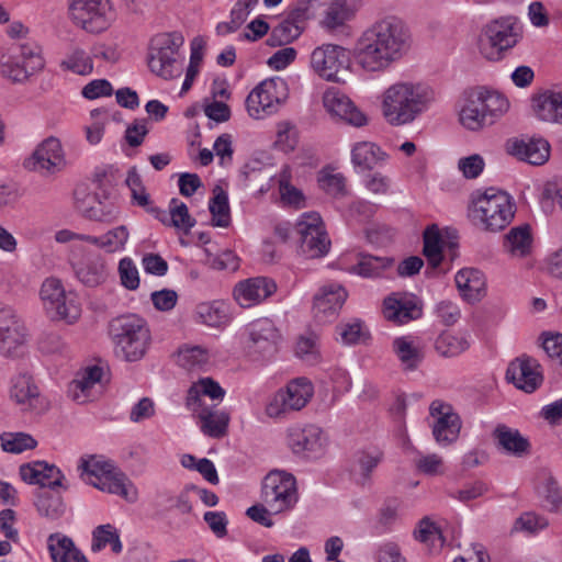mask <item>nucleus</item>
<instances>
[{"instance_id":"1","label":"nucleus","mask_w":562,"mask_h":562,"mask_svg":"<svg viewBox=\"0 0 562 562\" xmlns=\"http://www.w3.org/2000/svg\"><path fill=\"white\" fill-rule=\"evenodd\" d=\"M409 43V33L400 20L382 19L357 40L353 57L364 71L383 72L407 53Z\"/></svg>"},{"instance_id":"2","label":"nucleus","mask_w":562,"mask_h":562,"mask_svg":"<svg viewBox=\"0 0 562 562\" xmlns=\"http://www.w3.org/2000/svg\"><path fill=\"white\" fill-rule=\"evenodd\" d=\"M435 101V91L427 85L396 82L382 95V114L393 126L413 123L428 111Z\"/></svg>"},{"instance_id":"3","label":"nucleus","mask_w":562,"mask_h":562,"mask_svg":"<svg viewBox=\"0 0 562 562\" xmlns=\"http://www.w3.org/2000/svg\"><path fill=\"white\" fill-rule=\"evenodd\" d=\"M77 470L86 483L100 491L119 495L130 502L136 499V491L130 479L103 457H81Z\"/></svg>"},{"instance_id":"4","label":"nucleus","mask_w":562,"mask_h":562,"mask_svg":"<svg viewBox=\"0 0 562 562\" xmlns=\"http://www.w3.org/2000/svg\"><path fill=\"white\" fill-rule=\"evenodd\" d=\"M109 333L116 353L130 362L140 360L151 340L146 321L135 314L113 318L109 325Z\"/></svg>"},{"instance_id":"5","label":"nucleus","mask_w":562,"mask_h":562,"mask_svg":"<svg viewBox=\"0 0 562 562\" xmlns=\"http://www.w3.org/2000/svg\"><path fill=\"white\" fill-rule=\"evenodd\" d=\"M514 214L515 205L504 191L488 188L472 195L470 215L485 231L504 229L512 222Z\"/></svg>"},{"instance_id":"6","label":"nucleus","mask_w":562,"mask_h":562,"mask_svg":"<svg viewBox=\"0 0 562 562\" xmlns=\"http://www.w3.org/2000/svg\"><path fill=\"white\" fill-rule=\"evenodd\" d=\"M261 499L273 515L291 510L299 499L295 477L271 471L262 481Z\"/></svg>"},{"instance_id":"7","label":"nucleus","mask_w":562,"mask_h":562,"mask_svg":"<svg viewBox=\"0 0 562 562\" xmlns=\"http://www.w3.org/2000/svg\"><path fill=\"white\" fill-rule=\"evenodd\" d=\"M44 66L41 47L34 43H25L12 48L8 56H2L1 74L12 82L22 83Z\"/></svg>"},{"instance_id":"8","label":"nucleus","mask_w":562,"mask_h":562,"mask_svg":"<svg viewBox=\"0 0 562 562\" xmlns=\"http://www.w3.org/2000/svg\"><path fill=\"white\" fill-rule=\"evenodd\" d=\"M183 43L184 38L178 32L162 33L153 37L148 59L150 70L164 79L179 76L177 57Z\"/></svg>"},{"instance_id":"9","label":"nucleus","mask_w":562,"mask_h":562,"mask_svg":"<svg viewBox=\"0 0 562 562\" xmlns=\"http://www.w3.org/2000/svg\"><path fill=\"white\" fill-rule=\"evenodd\" d=\"M288 98V85L284 79L274 77L257 85L246 99L248 114L260 120L278 112Z\"/></svg>"},{"instance_id":"10","label":"nucleus","mask_w":562,"mask_h":562,"mask_svg":"<svg viewBox=\"0 0 562 562\" xmlns=\"http://www.w3.org/2000/svg\"><path fill=\"white\" fill-rule=\"evenodd\" d=\"M74 23L89 33L105 31L115 19L110 0H70Z\"/></svg>"},{"instance_id":"11","label":"nucleus","mask_w":562,"mask_h":562,"mask_svg":"<svg viewBox=\"0 0 562 562\" xmlns=\"http://www.w3.org/2000/svg\"><path fill=\"white\" fill-rule=\"evenodd\" d=\"M314 394V386L307 378L290 381L285 389L279 390L266 407L269 417L279 418L289 412L300 411L306 406Z\"/></svg>"},{"instance_id":"12","label":"nucleus","mask_w":562,"mask_h":562,"mask_svg":"<svg viewBox=\"0 0 562 562\" xmlns=\"http://www.w3.org/2000/svg\"><path fill=\"white\" fill-rule=\"evenodd\" d=\"M41 299L47 315L52 319L74 324L81 315L80 305L66 294L61 282L57 279H46L41 288Z\"/></svg>"},{"instance_id":"13","label":"nucleus","mask_w":562,"mask_h":562,"mask_svg":"<svg viewBox=\"0 0 562 562\" xmlns=\"http://www.w3.org/2000/svg\"><path fill=\"white\" fill-rule=\"evenodd\" d=\"M295 231L300 236L301 250L306 257L321 258L328 252L330 240L318 213L302 214L295 224Z\"/></svg>"},{"instance_id":"14","label":"nucleus","mask_w":562,"mask_h":562,"mask_svg":"<svg viewBox=\"0 0 562 562\" xmlns=\"http://www.w3.org/2000/svg\"><path fill=\"white\" fill-rule=\"evenodd\" d=\"M310 64L321 78L339 82V74L348 68L349 56L342 46L324 44L312 52Z\"/></svg>"},{"instance_id":"15","label":"nucleus","mask_w":562,"mask_h":562,"mask_svg":"<svg viewBox=\"0 0 562 562\" xmlns=\"http://www.w3.org/2000/svg\"><path fill=\"white\" fill-rule=\"evenodd\" d=\"M65 164L60 140L50 136L37 145L33 154L24 160L23 166L42 176H49L60 171Z\"/></svg>"},{"instance_id":"16","label":"nucleus","mask_w":562,"mask_h":562,"mask_svg":"<svg viewBox=\"0 0 562 562\" xmlns=\"http://www.w3.org/2000/svg\"><path fill=\"white\" fill-rule=\"evenodd\" d=\"M10 397L23 413L42 415L49 408V402L41 394L33 378L26 373L18 374L12 379Z\"/></svg>"},{"instance_id":"17","label":"nucleus","mask_w":562,"mask_h":562,"mask_svg":"<svg viewBox=\"0 0 562 562\" xmlns=\"http://www.w3.org/2000/svg\"><path fill=\"white\" fill-rule=\"evenodd\" d=\"M26 341L24 324L11 307L0 308V353L19 357Z\"/></svg>"},{"instance_id":"18","label":"nucleus","mask_w":562,"mask_h":562,"mask_svg":"<svg viewBox=\"0 0 562 562\" xmlns=\"http://www.w3.org/2000/svg\"><path fill=\"white\" fill-rule=\"evenodd\" d=\"M430 416L434 418L432 436L440 446H449L454 442L461 430V419L452 406L436 400L429 406Z\"/></svg>"},{"instance_id":"19","label":"nucleus","mask_w":562,"mask_h":562,"mask_svg":"<svg viewBox=\"0 0 562 562\" xmlns=\"http://www.w3.org/2000/svg\"><path fill=\"white\" fill-rule=\"evenodd\" d=\"M484 34L490 45V52L482 44V53L490 60H498L504 50L512 48L517 43L515 19L507 16L494 20L486 25Z\"/></svg>"},{"instance_id":"20","label":"nucleus","mask_w":562,"mask_h":562,"mask_svg":"<svg viewBox=\"0 0 562 562\" xmlns=\"http://www.w3.org/2000/svg\"><path fill=\"white\" fill-rule=\"evenodd\" d=\"M248 349L252 355L261 358H270L278 351L281 340L279 329L269 318H259L248 326Z\"/></svg>"},{"instance_id":"21","label":"nucleus","mask_w":562,"mask_h":562,"mask_svg":"<svg viewBox=\"0 0 562 562\" xmlns=\"http://www.w3.org/2000/svg\"><path fill=\"white\" fill-rule=\"evenodd\" d=\"M506 378L526 393L535 392L543 381L540 364L530 357H520L512 361L506 370Z\"/></svg>"},{"instance_id":"22","label":"nucleus","mask_w":562,"mask_h":562,"mask_svg":"<svg viewBox=\"0 0 562 562\" xmlns=\"http://www.w3.org/2000/svg\"><path fill=\"white\" fill-rule=\"evenodd\" d=\"M277 291L276 282L267 277H255L239 281L233 291L234 299L241 307L261 303Z\"/></svg>"},{"instance_id":"23","label":"nucleus","mask_w":562,"mask_h":562,"mask_svg":"<svg viewBox=\"0 0 562 562\" xmlns=\"http://www.w3.org/2000/svg\"><path fill=\"white\" fill-rule=\"evenodd\" d=\"M102 376V368L98 366L88 367L70 382L68 386L69 397L79 404L97 400L101 394Z\"/></svg>"},{"instance_id":"24","label":"nucleus","mask_w":562,"mask_h":562,"mask_svg":"<svg viewBox=\"0 0 562 562\" xmlns=\"http://www.w3.org/2000/svg\"><path fill=\"white\" fill-rule=\"evenodd\" d=\"M507 153L533 166L546 164L550 157V144L544 138H513L506 144Z\"/></svg>"},{"instance_id":"25","label":"nucleus","mask_w":562,"mask_h":562,"mask_svg":"<svg viewBox=\"0 0 562 562\" xmlns=\"http://www.w3.org/2000/svg\"><path fill=\"white\" fill-rule=\"evenodd\" d=\"M20 476L29 484H37L42 487H48V490H55L56 487L68 488L63 483L65 475L61 470L46 461L22 464L20 467Z\"/></svg>"},{"instance_id":"26","label":"nucleus","mask_w":562,"mask_h":562,"mask_svg":"<svg viewBox=\"0 0 562 562\" xmlns=\"http://www.w3.org/2000/svg\"><path fill=\"white\" fill-rule=\"evenodd\" d=\"M289 445L296 454L317 457L324 452L327 437L318 426L306 425L290 432Z\"/></svg>"},{"instance_id":"27","label":"nucleus","mask_w":562,"mask_h":562,"mask_svg":"<svg viewBox=\"0 0 562 562\" xmlns=\"http://www.w3.org/2000/svg\"><path fill=\"white\" fill-rule=\"evenodd\" d=\"M323 103L325 109L356 127H362L368 124V117L362 113L352 101L336 89H329L324 93Z\"/></svg>"},{"instance_id":"28","label":"nucleus","mask_w":562,"mask_h":562,"mask_svg":"<svg viewBox=\"0 0 562 562\" xmlns=\"http://www.w3.org/2000/svg\"><path fill=\"white\" fill-rule=\"evenodd\" d=\"M531 110L538 120L562 125V90L547 89L533 94Z\"/></svg>"},{"instance_id":"29","label":"nucleus","mask_w":562,"mask_h":562,"mask_svg":"<svg viewBox=\"0 0 562 562\" xmlns=\"http://www.w3.org/2000/svg\"><path fill=\"white\" fill-rule=\"evenodd\" d=\"M72 270L79 282L89 288L102 285L109 277L106 263L98 254H88L74 262Z\"/></svg>"},{"instance_id":"30","label":"nucleus","mask_w":562,"mask_h":562,"mask_svg":"<svg viewBox=\"0 0 562 562\" xmlns=\"http://www.w3.org/2000/svg\"><path fill=\"white\" fill-rule=\"evenodd\" d=\"M348 294L347 291L337 283H330L322 286L314 296V311L317 317L327 321L335 316L342 307Z\"/></svg>"},{"instance_id":"31","label":"nucleus","mask_w":562,"mask_h":562,"mask_svg":"<svg viewBox=\"0 0 562 562\" xmlns=\"http://www.w3.org/2000/svg\"><path fill=\"white\" fill-rule=\"evenodd\" d=\"M149 213L164 225L172 226L186 234H188L196 223L195 218L190 215L186 203L179 201L176 198L170 200L168 211L161 209H150Z\"/></svg>"},{"instance_id":"32","label":"nucleus","mask_w":562,"mask_h":562,"mask_svg":"<svg viewBox=\"0 0 562 562\" xmlns=\"http://www.w3.org/2000/svg\"><path fill=\"white\" fill-rule=\"evenodd\" d=\"M493 437L496 440L497 448L509 456L522 458L530 453V442L518 429L498 425L493 432Z\"/></svg>"},{"instance_id":"33","label":"nucleus","mask_w":562,"mask_h":562,"mask_svg":"<svg viewBox=\"0 0 562 562\" xmlns=\"http://www.w3.org/2000/svg\"><path fill=\"white\" fill-rule=\"evenodd\" d=\"M392 348L404 371L416 370L425 358L424 347L412 336L395 338Z\"/></svg>"},{"instance_id":"34","label":"nucleus","mask_w":562,"mask_h":562,"mask_svg":"<svg viewBox=\"0 0 562 562\" xmlns=\"http://www.w3.org/2000/svg\"><path fill=\"white\" fill-rule=\"evenodd\" d=\"M47 549L53 562H88L72 539L59 532L48 536Z\"/></svg>"},{"instance_id":"35","label":"nucleus","mask_w":562,"mask_h":562,"mask_svg":"<svg viewBox=\"0 0 562 562\" xmlns=\"http://www.w3.org/2000/svg\"><path fill=\"white\" fill-rule=\"evenodd\" d=\"M456 284L462 296L468 301H479L485 291L483 273L474 268H465L456 274Z\"/></svg>"},{"instance_id":"36","label":"nucleus","mask_w":562,"mask_h":562,"mask_svg":"<svg viewBox=\"0 0 562 562\" xmlns=\"http://www.w3.org/2000/svg\"><path fill=\"white\" fill-rule=\"evenodd\" d=\"M386 159V153L371 142H359L353 145L351 150L352 164L362 171L372 170Z\"/></svg>"},{"instance_id":"37","label":"nucleus","mask_w":562,"mask_h":562,"mask_svg":"<svg viewBox=\"0 0 562 562\" xmlns=\"http://www.w3.org/2000/svg\"><path fill=\"white\" fill-rule=\"evenodd\" d=\"M420 311L416 304L407 299H397L392 295L384 300L383 314L387 321L395 324H405L419 316Z\"/></svg>"},{"instance_id":"38","label":"nucleus","mask_w":562,"mask_h":562,"mask_svg":"<svg viewBox=\"0 0 562 562\" xmlns=\"http://www.w3.org/2000/svg\"><path fill=\"white\" fill-rule=\"evenodd\" d=\"M480 94H474L472 89L464 92V104L460 111V123L469 131H480L487 125H492L485 119L477 106L481 104Z\"/></svg>"},{"instance_id":"39","label":"nucleus","mask_w":562,"mask_h":562,"mask_svg":"<svg viewBox=\"0 0 562 562\" xmlns=\"http://www.w3.org/2000/svg\"><path fill=\"white\" fill-rule=\"evenodd\" d=\"M34 506L41 517L48 520L61 518L66 512V504L63 496L54 490H41L36 494Z\"/></svg>"},{"instance_id":"40","label":"nucleus","mask_w":562,"mask_h":562,"mask_svg":"<svg viewBox=\"0 0 562 562\" xmlns=\"http://www.w3.org/2000/svg\"><path fill=\"white\" fill-rule=\"evenodd\" d=\"M532 236L529 225L513 227L504 239V248L512 257L524 258L531 252Z\"/></svg>"},{"instance_id":"41","label":"nucleus","mask_w":562,"mask_h":562,"mask_svg":"<svg viewBox=\"0 0 562 562\" xmlns=\"http://www.w3.org/2000/svg\"><path fill=\"white\" fill-rule=\"evenodd\" d=\"M201 431L212 438H222L227 434L229 415L224 411L203 407L198 413Z\"/></svg>"},{"instance_id":"42","label":"nucleus","mask_w":562,"mask_h":562,"mask_svg":"<svg viewBox=\"0 0 562 562\" xmlns=\"http://www.w3.org/2000/svg\"><path fill=\"white\" fill-rule=\"evenodd\" d=\"M305 27L303 23L296 22V19L288 13L285 18L272 29L268 44L270 46L286 45L296 40Z\"/></svg>"},{"instance_id":"43","label":"nucleus","mask_w":562,"mask_h":562,"mask_svg":"<svg viewBox=\"0 0 562 562\" xmlns=\"http://www.w3.org/2000/svg\"><path fill=\"white\" fill-rule=\"evenodd\" d=\"M474 94H480L481 104L485 102V111L490 116V122L494 124L509 109V101L498 91L485 87L472 88Z\"/></svg>"},{"instance_id":"44","label":"nucleus","mask_w":562,"mask_h":562,"mask_svg":"<svg viewBox=\"0 0 562 562\" xmlns=\"http://www.w3.org/2000/svg\"><path fill=\"white\" fill-rule=\"evenodd\" d=\"M434 346L441 357L450 358L457 357L468 350L470 342L464 335L443 331L436 338Z\"/></svg>"},{"instance_id":"45","label":"nucleus","mask_w":562,"mask_h":562,"mask_svg":"<svg viewBox=\"0 0 562 562\" xmlns=\"http://www.w3.org/2000/svg\"><path fill=\"white\" fill-rule=\"evenodd\" d=\"M424 249L423 254L427 258L429 265L436 269L440 266L443 259L442 255V239L437 225L428 226L423 234Z\"/></svg>"},{"instance_id":"46","label":"nucleus","mask_w":562,"mask_h":562,"mask_svg":"<svg viewBox=\"0 0 562 562\" xmlns=\"http://www.w3.org/2000/svg\"><path fill=\"white\" fill-rule=\"evenodd\" d=\"M195 313L203 324L212 327L221 326L227 321V306L222 301L200 303Z\"/></svg>"},{"instance_id":"47","label":"nucleus","mask_w":562,"mask_h":562,"mask_svg":"<svg viewBox=\"0 0 562 562\" xmlns=\"http://www.w3.org/2000/svg\"><path fill=\"white\" fill-rule=\"evenodd\" d=\"M82 238H85V240L91 244H94L105 249L108 252H114L122 249L126 244L128 239V231L126 226L121 225L109 231L101 237L82 236Z\"/></svg>"},{"instance_id":"48","label":"nucleus","mask_w":562,"mask_h":562,"mask_svg":"<svg viewBox=\"0 0 562 562\" xmlns=\"http://www.w3.org/2000/svg\"><path fill=\"white\" fill-rule=\"evenodd\" d=\"M353 13L355 9L349 1L345 0L331 2L326 10L323 25L326 29L336 30L349 21L353 16Z\"/></svg>"},{"instance_id":"49","label":"nucleus","mask_w":562,"mask_h":562,"mask_svg":"<svg viewBox=\"0 0 562 562\" xmlns=\"http://www.w3.org/2000/svg\"><path fill=\"white\" fill-rule=\"evenodd\" d=\"M92 536H93V540H92L91 549L93 552H99L103 548H105L108 544H110L111 549L114 553H116V554L121 553L123 547H122V543L120 540V536H119L116 529L112 525L106 524V525L98 526L93 530Z\"/></svg>"},{"instance_id":"50","label":"nucleus","mask_w":562,"mask_h":562,"mask_svg":"<svg viewBox=\"0 0 562 562\" xmlns=\"http://www.w3.org/2000/svg\"><path fill=\"white\" fill-rule=\"evenodd\" d=\"M209 210L212 214V224L217 227H228L231 223V213L228 196L225 191L218 188L214 196L210 200Z\"/></svg>"},{"instance_id":"51","label":"nucleus","mask_w":562,"mask_h":562,"mask_svg":"<svg viewBox=\"0 0 562 562\" xmlns=\"http://www.w3.org/2000/svg\"><path fill=\"white\" fill-rule=\"evenodd\" d=\"M0 440L2 449L11 453H21L37 446V441L26 432H3Z\"/></svg>"},{"instance_id":"52","label":"nucleus","mask_w":562,"mask_h":562,"mask_svg":"<svg viewBox=\"0 0 562 562\" xmlns=\"http://www.w3.org/2000/svg\"><path fill=\"white\" fill-rule=\"evenodd\" d=\"M295 355L308 364L319 361L318 339L314 334L301 336L295 345Z\"/></svg>"},{"instance_id":"53","label":"nucleus","mask_w":562,"mask_h":562,"mask_svg":"<svg viewBox=\"0 0 562 562\" xmlns=\"http://www.w3.org/2000/svg\"><path fill=\"white\" fill-rule=\"evenodd\" d=\"M393 260L385 257L367 256L363 257L355 267V271L366 278H373L392 265Z\"/></svg>"},{"instance_id":"54","label":"nucleus","mask_w":562,"mask_h":562,"mask_svg":"<svg viewBox=\"0 0 562 562\" xmlns=\"http://www.w3.org/2000/svg\"><path fill=\"white\" fill-rule=\"evenodd\" d=\"M415 538L430 547H442L445 542L440 529L429 518L420 520L415 530Z\"/></svg>"},{"instance_id":"55","label":"nucleus","mask_w":562,"mask_h":562,"mask_svg":"<svg viewBox=\"0 0 562 562\" xmlns=\"http://www.w3.org/2000/svg\"><path fill=\"white\" fill-rule=\"evenodd\" d=\"M61 67L78 75H88L93 69L91 58L80 48L74 49L67 58L61 61Z\"/></svg>"},{"instance_id":"56","label":"nucleus","mask_w":562,"mask_h":562,"mask_svg":"<svg viewBox=\"0 0 562 562\" xmlns=\"http://www.w3.org/2000/svg\"><path fill=\"white\" fill-rule=\"evenodd\" d=\"M177 361L186 369H193L209 361V352L200 346L184 347L179 350Z\"/></svg>"},{"instance_id":"57","label":"nucleus","mask_w":562,"mask_h":562,"mask_svg":"<svg viewBox=\"0 0 562 562\" xmlns=\"http://www.w3.org/2000/svg\"><path fill=\"white\" fill-rule=\"evenodd\" d=\"M81 209L85 211V217L92 221L112 223L119 216L117 206H115L112 202L100 201L99 199L94 203V207L87 210L81 206Z\"/></svg>"},{"instance_id":"58","label":"nucleus","mask_w":562,"mask_h":562,"mask_svg":"<svg viewBox=\"0 0 562 562\" xmlns=\"http://www.w3.org/2000/svg\"><path fill=\"white\" fill-rule=\"evenodd\" d=\"M382 452L376 448L358 451L355 456V463L364 480L382 460Z\"/></svg>"},{"instance_id":"59","label":"nucleus","mask_w":562,"mask_h":562,"mask_svg":"<svg viewBox=\"0 0 562 562\" xmlns=\"http://www.w3.org/2000/svg\"><path fill=\"white\" fill-rule=\"evenodd\" d=\"M486 492L487 485L482 481H475L473 483L465 484L460 490L450 492L449 496L458 499L459 502L468 503L483 496Z\"/></svg>"},{"instance_id":"60","label":"nucleus","mask_w":562,"mask_h":562,"mask_svg":"<svg viewBox=\"0 0 562 562\" xmlns=\"http://www.w3.org/2000/svg\"><path fill=\"white\" fill-rule=\"evenodd\" d=\"M337 333L341 341L346 345L358 344L366 336L362 329V323L359 319L337 326Z\"/></svg>"},{"instance_id":"61","label":"nucleus","mask_w":562,"mask_h":562,"mask_svg":"<svg viewBox=\"0 0 562 562\" xmlns=\"http://www.w3.org/2000/svg\"><path fill=\"white\" fill-rule=\"evenodd\" d=\"M122 284L128 290H136L139 285L138 271L130 258H123L119 263Z\"/></svg>"},{"instance_id":"62","label":"nucleus","mask_w":562,"mask_h":562,"mask_svg":"<svg viewBox=\"0 0 562 562\" xmlns=\"http://www.w3.org/2000/svg\"><path fill=\"white\" fill-rule=\"evenodd\" d=\"M319 187L328 194L337 196L345 192V177L340 173H321Z\"/></svg>"},{"instance_id":"63","label":"nucleus","mask_w":562,"mask_h":562,"mask_svg":"<svg viewBox=\"0 0 562 562\" xmlns=\"http://www.w3.org/2000/svg\"><path fill=\"white\" fill-rule=\"evenodd\" d=\"M484 166L483 158L477 154L461 158L458 162L459 170L467 179L477 178L482 173Z\"/></svg>"},{"instance_id":"64","label":"nucleus","mask_w":562,"mask_h":562,"mask_svg":"<svg viewBox=\"0 0 562 562\" xmlns=\"http://www.w3.org/2000/svg\"><path fill=\"white\" fill-rule=\"evenodd\" d=\"M548 526V520L535 513H525L515 522V529L536 533Z\"/></svg>"}]
</instances>
